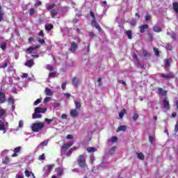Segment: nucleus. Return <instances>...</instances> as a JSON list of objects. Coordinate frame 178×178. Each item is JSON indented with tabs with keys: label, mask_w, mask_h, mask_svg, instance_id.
<instances>
[{
	"label": "nucleus",
	"mask_w": 178,
	"mask_h": 178,
	"mask_svg": "<svg viewBox=\"0 0 178 178\" xmlns=\"http://www.w3.org/2000/svg\"><path fill=\"white\" fill-rule=\"evenodd\" d=\"M47 112V108L37 107L35 108V113L33 114V119H41L42 118V115L40 113H45Z\"/></svg>",
	"instance_id": "obj_1"
},
{
	"label": "nucleus",
	"mask_w": 178,
	"mask_h": 178,
	"mask_svg": "<svg viewBox=\"0 0 178 178\" xmlns=\"http://www.w3.org/2000/svg\"><path fill=\"white\" fill-rule=\"evenodd\" d=\"M76 162L81 169H86L87 168V163L86 161V156L83 154H80L76 160Z\"/></svg>",
	"instance_id": "obj_2"
},
{
	"label": "nucleus",
	"mask_w": 178,
	"mask_h": 178,
	"mask_svg": "<svg viewBox=\"0 0 178 178\" xmlns=\"http://www.w3.org/2000/svg\"><path fill=\"white\" fill-rule=\"evenodd\" d=\"M44 122H38L35 123H33L31 126V130L34 133H38V131H41L42 129H44Z\"/></svg>",
	"instance_id": "obj_3"
},
{
	"label": "nucleus",
	"mask_w": 178,
	"mask_h": 178,
	"mask_svg": "<svg viewBox=\"0 0 178 178\" xmlns=\"http://www.w3.org/2000/svg\"><path fill=\"white\" fill-rule=\"evenodd\" d=\"M90 13L91 17L92 18L91 21L92 26H94V27H95V29H97V30H98V31L101 33V31H102V29L101 28V26H99V24L97 22V18H95V15L94 14V12L90 11Z\"/></svg>",
	"instance_id": "obj_4"
},
{
	"label": "nucleus",
	"mask_w": 178,
	"mask_h": 178,
	"mask_svg": "<svg viewBox=\"0 0 178 178\" xmlns=\"http://www.w3.org/2000/svg\"><path fill=\"white\" fill-rule=\"evenodd\" d=\"M79 49V44L76 42H71V47L69 49V51L71 54H74L76 51Z\"/></svg>",
	"instance_id": "obj_5"
},
{
	"label": "nucleus",
	"mask_w": 178,
	"mask_h": 178,
	"mask_svg": "<svg viewBox=\"0 0 178 178\" xmlns=\"http://www.w3.org/2000/svg\"><path fill=\"white\" fill-rule=\"evenodd\" d=\"M163 106L164 109H167L169 111L170 109V104L169 103V100L168 99V97H165L163 100Z\"/></svg>",
	"instance_id": "obj_6"
},
{
	"label": "nucleus",
	"mask_w": 178,
	"mask_h": 178,
	"mask_svg": "<svg viewBox=\"0 0 178 178\" xmlns=\"http://www.w3.org/2000/svg\"><path fill=\"white\" fill-rule=\"evenodd\" d=\"M72 145H73V142L67 143L62 145L60 151L65 152L67 149H69Z\"/></svg>",
	"instance_id": "obj_7"
},
{
	"label": "nucleus",
	"mask_w": 178,
	"mask_h": 178,
	"mask_svg": "<svg viewBox=\"0 0 178 178\" xmlns=\"http://www.w3.org/2000/svg\"><path fill=\"white\" fill-rule=\"evenodd\" d=\"M149 27V26L147 24L140 25V26H138V29L140 30V33L141 34L145 33V30H148Z\"/></svg>",
	"instance_id": "obj_8"
},
{
	"label": "nucleus",
	"mask_w": 178,
	"mask_h": 178,
	"mask_svg": "<svg viewBox=\"0 0 178 178\" xmlns=\"http://www.w3.org/2000/svg\"><path fill=\"white\" fill-rule=\"evenodd\" d=\"M6 102V95L3 91L0 90V104H5Z\"/></svg>",
	"instance_id": "obj_9"
},
{
	"label": "nucleus",
	"mask_w": 178,
	"mask_h": 178,
	"mask_svg": "<svg viewBox=\"0 0 178 178\" xmlns=\"http://www.w3.org/2000/svg\"><path fill=\"white\" fill-rule=\"evenodd\" d=\"M24 65L27 66L28 67H31L32 66H34V59L31 58L30 60H27L24 63Z\"/></svg>",
	"instance_id": "obj_10"
},
{
	"label": "nucleus",
	"mask_w": 178,
	"mask_h": 178,
	"mask_svg": "<svg viewBox=\"0 0 178 178\" xmlns=\"http://www.w3.org/2000/svg\"><path fill=\"white\" fill-rule=\"evenodd\" d=\"M70 116L71 118H77L79 116V111H77V109H71Z\"/></svg>",
	"instance_id": "obj_11"
},
{
	"label": "nucleus",
	"mask_w": 178,
	"mask_h": 178,
	"mask_svg": "<svg viewBox=\"0 0 178 178\" xmlns=\"http://www.w3.org/2000/svg\"><path fill=\"white\" fill-rule=\"evenodd\" d=\"M161 76L163 77V79H173L175 77V74L172 73H170L168 74L162 73L161 74Z\"/></svg>",
	"instance_id": "obj_12"
},
{
	"label": "nucleus",
	"mask_w": 178,
	"mask_h": 178,
	"mask_svg": "<svg viewBox=\"0 0 178 178\" xmlns=\"http://www.w3.org/2000/svg\"><path fill=\"white\" fill-rule=\"evenodd\" d=\"M45 95H47V97H52L54 95V92H52V90L49 89V88H46L44 90Z\"/></svg>",
	"instance_id": "obj_13"
},
{
	"label": "nucleus",
	"mask_w": 178,
	"mask_h": 178,
	"mask_svg": "<svg viewBox=\"0 0 178 178\" xmlns=\"http://www.w3.org/2000/svg\"><path fill=\"white\" fill-rule=\"evenodd\" d=\"M40 49V46L37 45L35 47H30L29 48L26 49V52H28V54H31L33 51H34V49Z\"/></svg>",
	"instance_id": "obj_14"
},
{
	"label": "nucleus",
	"mask_w": 178,
	"mask_h": 178,
	"mask_svg": "<svg viewBox=\"0 0 178 178\" xmlns=\"http://www.w3.org/2000/svg\"><path fill=\"white\" fill-rule=\"evenodd\" d=\"M164 62L165 70H168L169 67H170V62H172V60H170V59H165Z\"/></svg>",
	"instance_id": "obj_15"
},
{
	"label": "nucleus",
	"mask_w": 178,
	"mask_h": 178,
	"mask_svg": "<svg viewBox=\"0 0 178 178\" xmlns=\"http://www.w3.org/2000/svg\"><path fill=\"white\" fill-rule=\"evenodd\" d=\"M51 17H56V15L59 13V11L56 9H52L50 11Z\"/></svg>",
	"instance_id": "obj_16"
},
{
	"label": "nucleus",
	"mask_w": 178,
	"mask_h": 178,
	"mask_svg": "<svg viewBox=\"0 0 178 178\" xmlns=\"http://www.w3.org/2000/svg\"><path fill=\"white\" fill-rule=\"evenodd\" d=\"M127 129V127L126 125H122L120 126L118 129H117V133H119V131H126Z\"/></svg>",
	"instance_id": "obj_17"
},
{
	"label": "nucleus",
	"mask_w": 178,
	"mask_h": 178,
	"mask_svg": "<svg viewBox=\"0 0 178 178\" xmlns=\"http://www.w3.org/2000/svg\"><path fill=\"white\" fill-rule=\"evenodd\" d=\"M126 113H127V111L125 108H123V109L119 113L120 119H123V117L124 116V115H126Z\"/></svg>",
	"instance_id": "obj_18"
},
{
	"label": "nucleus",
	"mask_w": 178,
	"mask_h": 178,
	"mask_svg": "<svg viewBox=\"0 0 178 178\" xmlns=\"http://www.w3.org/2000/svg\"><path fill=\"white\" fill-rule=\"evenodd\" d=\"M147 41H149L150 42H152L154 40V36L152 35V33H151V32L148 31L147 32Z\"/></svg>",
	"instance_id": "obj_19"
},
{
	"label": "nucleus",
	"mask_w": 178,
	"mask_h": 178,
	"mask_svg": "<svg viewBox=\"0 0 178 178\" xmlns=\"http://www.w3.org/2000/svg\"><path fill=\"white\" fill-rule=\"evenodd\" d=\"M126 34H127V38H128L129 40H132L133 39V31H131V30L127 31Z\"/></svg>",
	"instance_id": "obj_20"
},
{
	"label": "nucleus",
	"mask_w": 178,
	"mask_h": 178,
	"mask_svg": "<svg viewBox=\"0 0 178 178\" xmlns=\"http://www.w3.org/2000/svg\"><path fill=\"white\" fill-rule=\"evenodd\" d=\"M72 84L73 86H79V84H80V81L74 76L72 78Z\"/></svg>",
	"instance_id": "obj_21"
},
{
	"label": "nucleus",
	"mask_w": 178,
	"mask_h": 178,
	"mask_svg": "<svg viewBox=\"0 0 178 178\" xmlns=\"http://www.w3.org/2000/svg\"><path fill=\"white\" fill-rule=\"evenodd\" d=\"M8 105H15V99H13V97L12 96L8 97Z\"/></svg>",
	"instance_id": "obj_22"
},
{
	"label": "nucleus",
	"mask_w": 178,
	"mask_h": 178,
	"mask_svg": "<svg viewBox=\"0 0 178 178\" xmlns=\"http://www.w3.org/2000/svg\"><path fill=\"white\" fill-rule=\"evenodd\" d=\"M159 94H161V95H166L168 94V90H164L162 88H159Z\"/></svg>",
	"instance_id": "obj_23"
},
{
	"label": "nucleus",
	"mask_w": 178,
	"mask_h": 178,
	"mask_svg": "<svg viewBox=\"0 0 178 178\" xmlns=\"http://www.w3.org/2000/svg\"><path fill=\"white\" fill-rule=\"evenodd\" d=\"M10 162V159L8 156H6V158L2 159V163L3 165H8Z\"/></svg>",
	"instance_id": "obj_24"
},
{
	"label": "nucleus",
	"mask_w": 178,
	"mask_h": 178,
	"mask_svg": "<svg viewBox=\"0 0 178 178\" xmlns=\"http://www.w3.org/2000/svg\"><path fill=\"white\" fill-rule=\"evenodd\" d=\"M55 6H56V4H55V3L47 4V6H46L47 10H52V9H54V8H55Z\"/></svg>",
	"instance_id": "obj_25"
},
{
	"label": "nucleus",
	"mask_w": 178,
	"mask_h": 178,
	"mask_svg": "<svg viewBox=\"0 0 178 178\" xmlns=\"http://www.w3.org/2000/svg\"><path fill=\"white\" fill-rule=\"evenodd\" d=\"M172 7L175 12H176V13H178V3L177 1L172 3Z\"/></svg>",
	"instance_id": "obj_26"
},
{
	"label": "nucleus",
	"mask_w": 178,
	"mask_h": 178,
	"mask_svg": "<svg viewBox=\"0 0 178 178\" xmlns=\"http://www.w3.org/2000/svg\"><path fill=\"white\" fill-rule=\"evenodd\" d=\"M153 30L155 33H161L162 31V29L158 26H153Z\"/></svg>",
	"instance_id": "obj_27"
},
{
	"label": "nucleus",
	"mask_w": 178,
	"mask_h": 178,
	"mask_svg": "<svg viewBox=\"0 0 178 178\" xmlns=\"http://www.w3.org/2000/svg\"><path fill=\"white\" fill-rule=\"evenodd\" d=\"M136 155L138 158V159H140V161H144L145 156H144V154L143 153H136Z\"/></svg>",
	"instance_id": "obj_28"
},
{
	"label": "nucleus",
	"mask_w": 178,
	"mask_h": 178,
	"mask_svg": "<svg viewBox=\"0 0 178 178\" xmlns=\"http://www.w3.org/2000/svg\"><path fill=\"white\" fill-rule=\"evenodd\" d=\"M74 105H75L76 109L79 110L81 108V103H80V102L74 101Z\"/></svg>",
	"instance_id": "obj_29"
},
{
	"label": "nucleus",
	"mask_w": 178,
	"mask_h": 178,
	"mask_svg": "<svg viewBox=\"0 0 178 178\" xmlns=\"http://www.w3.org/2000/svg\"><path fill=\"white\" fill-rule=\"evenodd\" d=\"M52 29H54L53 24H49L45 26V30H47V31H51Z\"/></svg>",
	"instance_id": "obj_30"
},
{
	"label": "nucleus",
	"mask_w": 178,
	"mask_h": 178,
	"mask_svg": "<svg viewBox=\"0 0 178 178\" xmlns=\"http://www.w3.org/2000/svg\"><path fill=\"white\" fill-rule=\"evenodd\" d=\"M36 12H37V10H35V8H31L29 9V15L30 16H33V15L35 13H36Z\"/></svg>",
	"instance_id": "obj_31"
},
{
	"label": "nucleus",
	"mask_w": 178,
	"mask_h": 178,
	"mask_svg": "<svg viewBox=\"0 0 178 178\" xmlns=\"http://www.w3.org/2000/svg\"><path fill=\"white\" fill-rule=\"evenodd\" d=\"M87 151L88 152L90 153V152H95V151H97V149H95V147H88L87 148Z\"/></svg>",
	"instance_id": "obj_32"
},
{
	"label": "nucleus",
	"mask_w": 178,
	"mask_h": 178,
	"mask_svg": "<svg viewBox=\"0 0 178 178\" xmlns=\"http://www.w3.org/2000/svg\"><path fill=\"white\" fill-rule=\"evenodd\" d=\"M5 130V122L3 121L0 120V131Z\"/></svg>",
	"instance_id": "obj_33"
},
{
	"label": "nucleus",
	"mask_w": 178,
	"mask_h": 178,
	"mask_svg": "<svg viewBox=\"0 0 178 178\" xmlns=\"http://www.w3.org/2000/svg\"><path fill=\"white\" fill-rule=\"evenodd\" d=\"M3 19V11H2V7L0 6V22Z\"/></svg>",
	"instance_id": "obj_34"
},
{
	"label": "nucleus",
	"mask_w": 178,
	"mask_h": 178,
	"mask_svg": "<svg viewBox=\"0 0 178 178\" xmlns=\"http://www.w3.org/2000/svg\"><path fill=\"white\" fill-rule=\"evenodd\" d=\"M22 151V146L17 147L14 149L13 152H15L16 154H19Z\"/></svg>",
	"instance_id": "obj_35"
},
{
	"label": "nucleus",
	"mask_w": 178,
	"mask_h": 178,
	"mask_svg": "<svg viewBox=\"0 0 178 178\" xmlns=\"http://www.w3.org/2000/svg\"><path fill=\"white\" fill-rule=\"evenodd\" d=\"M31 175H33V172L29 171V170H25V176L26 177H30V176H31Z\"/></svg>",
	"instance_id": "obj_36"
},
{
	"label": "nucleus",
	"mask_w": 178,
	"mask_h": 178,
	"mask_svg": "<svg viewBox=\"0 0 178 178\" xmlns=\"http://www.w3.org/2000/svg\"><path fill=\"white\" fill-rule=\"evenodd\" d=\"M116 151V147H112L109 150L110 155H113V153Z\"/></svg>",
	"instance_id": "obj_37"
},
{
	"label": "nucleus",
	"mask_w": 178,
	"mask_h": 178,
	"mask_svg": "<svg viewBox=\"0 0 178 178\" xmlns=\"http://www.w3.org/2000/svg\"><path fill=\"white\" fill-rule=\"evenodd\" d=\"M138 118H139L138 114L134 113L133 115V120H134V122H137V120H138Z\"/></svg>",
	"instance_id": "obj_38"
},
{
	"label": "nucleus",
	"mask_w": 178,
	"mask_h": 178,
	"mask_svg": "<svg viewBox=\"0 0 178 178\" xmlns=\"http://www.w3.org/2000/svg\"><path fill=\"white\" fill-rule=\"evenodd\" d=\"M153 51H154V52L156 56H159V49L158 48L154 47V48L153 49Z\"/></svg>",
	"instance_id": "obj_39"
},
{
	"label": "nucleus",
	"mask_w": 178,
	"mask_h": 178,
	"mask_svg": "<svg viewBox=\"0 0 178 178\" xmlns=\"http://www.w3.org/2000/svg\"><path fill=\"white\" fill-rule=\"evenodd\" d=\"M8 67V63L5 61L2 65H0V69H6Z\"/></svg>",
	"instance_id": "obj_40"
},
{
	"label": "nucleus",
	"mask_w": 178,
	"mask_h": 178,
	"mask_svg": "<svg viewBox=\"0 0 178 178\" xmlns=\"http://www.w3.org/2000/svg\"><path fill=\"white\" fill-rule=\"evenodd\" d=\"M39 161H45V154H42L38 157Z\"/></svg>",
	"instance_id": "obj_41"
},
{
	"label": "nucleus",
	"mask_w": 178,
	"mask_h": 178,
	"mask_svg": "<svg viewBox=\"0 0 178 178\" xmlns=\"http://www.w3.org/2000/svg\"><path fill=\"white\" fill-rule=\"evenodd\" d=\"M89 37H90V38H95L97 35H95V33H94V32L91 31L89 32Z\"/></svg>",
	"instance_id": "obj_42"
},
{
	"label": "nucleus",
	"mask_w": 178,
	"mask_h": 178,
	"mask_svg": "<svg viewBox=\"0 0 178 178\" xmlns=\"http://www.w3.org/2000/svg\"><path fill=\"white\" fill-rule=\"evenodd\" d=\"M38 42H39L40 44H45V40L42 39V38H38Z\"/></svg>",
	"instance_id": "obj_43"
},
{
	"label": "nucleus",
	"mask_w": 178,
	"mask_h": 178,
	"mask_svg": "<svg viewBox=\"0 0 178 178\" xmlns=\"http://www.w3.org/2000/svg\"><path fill=\"white\" fill-rule=\"evenodd\" d=\"M44 122H46L47 123V124H49L51 123V122H54V120L53 119L45 118Z\"/></svg>",
	"instance_id": "obj_44"
},
{
	"label": "nucleus",
	"mask_w": 178,
	"mask_h": 178,
	"mask_svg": "<svg viewBox=\"0 0 178 178\" xmlns=\"http://www.w3.org/2000/svg\"><path fill=\"white\" fill-rule=\"evenodd\" d=\"M0 48L2 49V51H6V43H3L1 45Z\"/></svg>",
	"instance_id": "obj_45"
},
{
	"label": "nucleus",
	"mask_w": 178,
	"mask_h": 178,
	"mask_svg": "<svg viewBox=\"0 0 178 178\" xmlns=\"http://www.w3.org/2000/svg\"><path fill=\"white\" fill-rule=\"evenodd\" d=\"M6 113V111L4 109H0V118L3 116Z\"/></svg>",
	"instance_id": "obj_46"
},
{
	"label": "nucleus",
	"mask_w": 178,
	"mask_h": 178,
	"mask_svg": "<svg viewBox=\"0 0 178 178\" xmlns=\"http://www.w3.org/2000/svg\"><path fill=\"white\" fill-rule=\"evenodd\" d=\"M56 76V72H50L49 74V77H55Z\"/></svg>",
	"instance_id": "obj_47"
},
{
	"label": "nucleus",
	"mask_w": 178,
	"mask_h": 178,
	"mask_svg": "<svg viewBox=\"0 0 178 178\" xmlns=\"http://www.w3.org/2000/svg\"><path fill=\"white\" fill-rule=\"evenodd\" d=\"M145 19L146 22H148V21L151 20V15H149L148 14L146 15L145 17Z\"/></svg>",
	"instance_id": "obj_48"
},
{
	"label": "nucleus",
	"mask_w": 178,
	"mask_h": 178,
	"mask_svg": "<svg viewBox=\"0 0 178 178\" xmlns=\"http://www.w3.org/2000/svg\"><path fill=\"white\" fill-rule=\"evenodd\" d=\"M47 70H49V72H54V67L52 65H47Z\"/></svg>",
	"instance_id": "obj_49"
},
{
	"label": "nucleus",
	"mask_w": 178,
	"mask_h": 178,
	"mask_svg": "<svg viewBox=\"0 0 178 178\" xmlns=\"http://www.w3.org/2000/svg\"><path fill=\"white\" fill-rule=\"evenodd\" d=\"M118 141V137H116V136H113L112 138H111V142L112 143H116Z\"/></svg>",
	"instance_id": "obj_50"
},
{
	"label": "nucleus",
	"mask_w": 178,
	"mask_h": 178,
	"mask_svg": "<svg viewBox=\"0 0 178 178\" xmlns=\"http://www.w3.org/2000/svg\"><path fill=\"white\" fill-rule=\"evenodd\" d=\"M178 131V121L176 122L175 125V133H177Z\"/></svg>",
	"instance_id": "obj_51"
},
{
	"label": "nucleus",
	"mask_w": 178,
	"mask_h": 178,
	"mask_svg": "<svg viewBox=\"0 0 178 178\" xmlns=\"http://www.w3.org/2000/svg\"><path fill=\"white\" fill-rule=\"evenodd\" d=\"M38 104H41V99H38L36 101H35L33 105H38Z\"/></svg>",
	"instance_id": "obj_52"
},
{
	"label": "nucleus",
	"mask_w": 178,
	"mask_h": 178,
	"mask_svg": "<svg viewBox=\"0 0 178 178\" xmlns=\"http://www.w3.org/2000/svg\"><path fill=\"white\" fill-rule=\"evenodd\" d=\"M154 140V137H152V136H149V143L153 144Z\"/></svg>",
	"instance_id": "obj_53"
},
{
	"label": "nucleus",
	"mask_w": 178,
	"mask_h": 178,
	"mask_svg": "<svg viewBox=\"0 0 178 178\" xmlns=\"http://www.w3.org/2000/svg\"><path fill=\"white\" fill-rule=\"evenodd\" d=\"M72 23H74V25L75 26V27H77V26L76 25V23H79V19H74L73 20H72Z\"/></svg>",
	"instance_id": "obj_54"
},
{
	"label": "nucleus",
	"mask_w": 178,
	"mask_h": 178,
	"mask_svg": "<svg viewBox=\"0 0 178 178\" xmlns=\"http://www.w3.org/2000/svg\"><path fill=\"white\" fill-rule=\"evenodd\" d=\"M24 124V122H23V120H20L19 122V127H20V129H22L23 127Z\"/></svg>",
	"instance_id": "obj_55"
},
{
	"label": "nucleus",
	"mask_w": 178,
	"mask_h": 178,
	"mask_svg": "<svg viewBox=\"0 0 178 178\" xmlns=\"http://www.w3.org/2000/svg\"><path fill=\"white\" fill-rule=\"evenodd\" d=\"M143 54L145 58H147V56H148V51H147V50H143Z\"/></svg>",
	"instance_id": "obj_56"
},
{
	"label": "nucleus",
	"mask_w": 178,
	"mask_h": 178,
	"mask_svg": "<svg viewBox=\"0 0 178 178\" xmlns=\"http://www.w3.org/2000/svg\"><path fill=\"white\" fill-rule=\"evenodd\" d=\"M47 170H52V169H54V166L52 165H47Z\"/></svg>",
	"instance_id": "obj_57"
},
{
	"label": "nucleus",
	"mask_w": 178,
	"mask_h": 178,
	"mask_svg": "<svg viewBox=\"0 0 178 178\" xmlns=\"http://www.w3.org/2000/svg\"><path fill=\"white\" fill-rule=\"evenodd\" d=\"M66 82L63 83L62 86H61V88L62 90H66Z\"/></svg>",
	"instance_id": "obj_58"
},
{
	"label": "nucleus",
	"mask_w": 178,
	"mask_h": 178,
	"mask_svg": "<svg viewBox=\"0 0 178 178\" xmlns=\"http://www.w3.org/2000/svg\"><path fill=\"white\" fill-rule=\"evenodd\" d=\"M49 99H51V97H47L46 98H44V103L47 104V102H49Z\"/></svg>",
	"instance_id": "obj_59"
},
{
	"label": "nucleus",
	"mask_w": 178,
	"mask_h": 178,
	"mask_svg": "<svg viewBox=\"0 0 178 178\" xmlns=\"http://www.w3.org/2000/svg\"><path fill=\"white\" fill-rule=\"evenodd\" d=\"M118 83H120V84H122V86H127L126 82H124L123 80H119Z\"/></svg>",
	"instance_id": "obj_60"
},
{
	"label": "nucleus",
	"mask_w": 178,
	"mask_h": 178,
	"mask_svg": "<svg viewBox=\"0 0 178 178\" xmlns=\"http://www.w3.org/2000/svg\"><path fill=\"white\" fill-rule=\"evenodd\" d=\"M166 48L168 51H172V49H173V47L170 44L167 45Z\"/></svg>",
	"instance_id": "obj_61"
},
{
	"label": "nucleus",
	"mask_w": 178,
	"mask_h": 178,
	"mask_svg": "<svg viewBox=\"0 0 178 178\" xmlns=\"http://www.w3.org/2000/svg\"><path fill=\"white\" fill-rule=\"evenodd\" d=\"M61 118L62 119H63V120H66V119H67V115H66V114H63L62 115H61Z\"/></svg>",
	"instance_id": "obj_62"
},
{
	"label": "nucleus",
	"mask_w": 178,
	"mask_h": 178,
	"mask_svg": "<svg viewBox=\"0 0 178 178\" xmlns=\"http://www.w3.org/2000/svg\"><path fill=\"white\" fill-rule=\"evenodd\" d=\"M40 37H44V31H40L38 33Z\"/></svg>",
	"instance_id": "obj_63"
},
{
	"label": "nucleus",
	"mask_w": 178,
	"mask_h": 178,
	"mask_svg": "<svg viewBox=\"0 0 178 178\" xmlns=\"http://www.w3.org/2000/svg\"><path fill=\"white\" fill-rule=\"evenodd\" d=\"M132 57H133V59H135V60L138 62V58L137 57V56L136 54H133Z\"/></svg>",
	"instance_id": "obj_64"
}]
</instances>
